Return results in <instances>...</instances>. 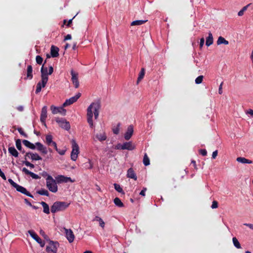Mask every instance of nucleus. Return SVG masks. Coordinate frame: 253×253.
<instances>
[{"mask_svg":"<svg viewBox=\"0 0 253 253\" xmlns=\"http://www.w3.org/2000/svg\"><path fill=\"white\" fill-rule=\"evenodd\" d=\"M100 103L99 101L94 102L88 107L87 109V121L90 127L94 126L93 123V115H94L95 119H97L99 116Z\"/></svg>","mask_w":253,"mask_h":253,"instance_id":"obj_1","label":"nucleus"},{"mask_svg":"<svg viewBox=\"0 0 253 253\" xmlns=\"http://www.w3.org/2000/svg\"><path fill=\"white\" fill-rule=\"evenodd\" d=\"M46 178V186L47 189L51 192L56 193L58 191L57 183L51 175L47 174Z\"/></svg>","mask_w":253,"mask_h":253,"instance_id":"obj_2","label":"nucleus"},{"mask_svg":"<svg viewBox=\"0 0 253 253\" xmlns=\"http://www.w3.org/2000/svg\"><path fill=\"white\" fill-rule=\"evenodd\" d=\"M69 205L70 203L65 202H55L51 207V212L52 213H55L58 211H64L69 207Z\"/></svg>","mask_w":253,"mask_h":253,"instance_id":"obj_3","label":"nucleus"},{"mask_svg":"<svg viewBox=\"0 0 253 253\" xmlns=\"http://www.w3.org/2000/svg\"><path fill=\"white\" fill-rule=\"evenodd\" d=\"M71 143L72 150L71 154V159L73 161H75L77 160L79 153V147L75 140L73 139Z\"/></svg>","mask_w":253,"mask_h":253,"instance_id":"obj_4","label":"nucleus"},{"mask_svg":"<svg viewBox=\"0 0 253 253\" xmlns=\"http://www.w3.org/2000/svg\"><path fill=\"white\" fill-rule=\"evenodd\" d=\"M48 245L46 246V251L47 253H57V248L59 244L57 241H49L48 242Z\"/></svg>","mask_w":253,"mask_h":253,"instance_id":"obj_5","label":"nucleus"},{"mask_svg":"<svg viewBox=\"0 0 253 253\" xmlns=\"http://www.w3.org/2000/svg\"><path fill=\"white\" fill-rule=\"evenodd\" d=\"M56 121L58 124L59 126L62 128L67 130L70 129V125L65 119L57 118L56 119Z\"/></svg>","mask_w":253,"mask_h":253,"instance_id":"obj_6","label":"nucleus"},{"mask_svg":"<svg viewBox=\"0 0 253 253\" xmlns=\"http://www.w3.org/2000/svg\"><path fill=\"white\" fill-rule=\"evenodd\" d=\"M55 180L58 184L62 183H67L68 182H74V180H73L71 177H67L63 175H58L57 176L55 177Z\"/></svg>","mask_w":253,"mask_h":253,"instance_id":"obj_7","label":"nucleus"},{"mask_svg":"<svg viewBox=\"0 0 253 253\" xmlns=\"http://www.w3.org/2000/svg\"><path fill=\"white\" fill-rule=\"evenodd\" d=\"M81 93L79 92L75 96L71 97L70 98L67 99L65 102L63 103V106L66 107L68 105H70L71 104H73L74 102H76L77 100L81 97Z\"/></svg>","mask_w":253,"mask_h":253,"instance_id":"obj_8","label":"nucleus"},{"mask_svg":"<svg viewBox=\"0 0 253 253\" xmlns=\"http://www.w3.org/2000/svg\"><path fill=\"white\" fill-rule=\"evenodd\" d=\"M28 232L30 235V236L41 245L42 247L44 246V242L42 241V240L38 236V235L34 231L29 230Z\"/></svg>","mask_w":253,"mask_h":253,"instance_id":"obj_9","label":"nucleus"},{"mask_svg":"<svg viewBox=\"0 0 253 253\" xmlns=\"http://www.w3.org/2000/svg\"><path fill=\"white\" fill-rule=\"evenodd\" d=\"M71 75L72 76L71 80L75 88H78L79 86V82L78 80V74L74 72L72 69L71 70Z\"/></svg>","mask_w":253,"mask_h":253,"instance_id":"obj_10","label":"nucleus"},{"mask_svg":"<svg viewBox=\"0 0 253 253\" xmlns=\"http://www.w3.org/2000/svg\"><path fill=\"white\" fill-rule=\"evenodd\" d=\"M50 109L52 114H56L58 113H60L63 115H65L66 114V111L65 109L63 108V106L57 107L53 105H52L50 107Z\"/></svg>","mask_w":253,"mask_h":253,"instance_id":"obj_11","label":"nucleus"},{"mask_svg":"<svg viewBox=\"0 0 253 253\" xmlns=\"http://www.w3.org/2000/svg\"><path fill=\"white\" fill-rule=\"evenodd\" d=\"M47 118V107L44 106L42 108L40 120L42 124L46 127V125L45 123V121Z\"/></svg>","mask_w":253,"mask_h":253,"instance_id":"obj_12","label":"nucleus"},{"mask_svg":"<svg viewBox=\"0 0 253 253\" xmlns=\"http://www.w3.org/2000/svg\"><path fill=\"white\" fill-rule=\"evenodd\" d=\"M64 230H65L66 238L69 243L73 242L74 240L75 236L72 230L68 229L66 228H64Z\"/></svg>","mask_w":253,"mask_h":253,"instance_id":"obj_13","label":"nucleus"},{"mask_svg":"<svg viewBox=\"0 0 253 253\" xmlns=\"http://www.w3.org/2000/svg\"><path fill=\"white\" fill-rule=\"evenodd\" d=\"M15 188L17 191L21 192V193L25 194L27 196H29L31 198L34 197L29 192H28L25 188L21 185L18 184Z\"/></svg>","mask_w":253,"mask_h":253,"instance_id":"obj_14","label":"nucleus"},{"mask_svg":"<svg viewBox=\"0 0 253 253\" xmlns=\"http://www.w3.org/2000/svg\"><path fill=\"white\" fill-rule=\"evenodd\" d=\"M133 133V127L132 125H130L128 126L127 130L125 134V139L126 140H128L132 136Z\"/></svg>","mask_w":253,"mask_h":253,"instance_id":"obj_15","label":"nucleus"},{"mask_svg":"<svg viewBox=\"0 0 253 253\" xmlns=\"http://www.w3.org/2000/svg\"><path fill=\"white\" fill-rule=\"evenodd\" d=\"M35 145L37 146V150L43 154H46L47 153V150L45 147H44L41 143L36 142Z\"/></svg>","mask_w":253,"mask_h":253,"instance_id":"obj_16","label":"nucleus"},{"mask_svg":"<svg viewBox=\"0 0 253 253\" xmlns=\"http://www.w3.org/2000/svg\"><path fill=\"white\" fill-rule=\"evenodd\" d=\"M122 145L123 150H132L135 148V146L131 141L125 142Z\"/></svg>","mask_w":253,"mask_h":253,"instance_id":"obj_17","label":"nucleus"},{"mask_svg":"<svg viewBox=\"0 0 253 253\" xmlns=\"http://www.w3.org/2000/svg\"><path fill=\"white\" fill-rule=\"evenodd\" d=\"M22 171L26 174L30 175L33 179H38L40 178V177L38 174L29 171L26 168H23Z\"/></svg>","mask_w":253,"mask_h":253,"instance_id":"obj_18","label":"nucleus"},{"mask_svg":"<svg viewBox=\"0 0 253 253\" xmlns=\"http://www.w3.org/2000/svg\"><path fill=\"white\" fill-rule=\"evenodd\" d=\"M59 48L54 46L52 45L50 49V54L52 57H57L59 56Z\"/></svg>","mask_w":253,"mask_h":253,"instance_id":"obj_19","label":"nucleus"},{"mask_svg":"<svg viewBox=\"0 0 253 253\" xmlns=\"http://www.w3.org/2000/svg\"><path fill=\"white\" fill-rule=\"evenodd\" d=\"M213 36L211 33L210 32L209 33L208 37L206 38V45L208 46H209L213 43Z\"/></svg>","mask_w":253,"mask_h":253,"instance_id":"obj_20","label":"nucleus"},{"mask_svg":"<svg viewBox=\"0 0 253 253\" xmlns=\"http://www.w3.org/2000/svg\"><path fill=\"white\" fill-rule=\"evenodd\" d=\"M127 176L128 177L133 179L135 180L137 179V176L136 175V174L135 173L133 169L132 168H129L127 170Z\"/></svg>","mask_w":253,"mask_h":253,"instance_id":"obj_21","label":"nucleus"},{"mask_svg":"<svg viewBox=\"0 0 253 253\" xmlns=\"http://www.w3.org/2000/svg\"><path fill=\"white\" fill-rule=\"evenodd\" d=\"M237 161L242 164H252L253 161L247 159L244 157H238L236 159Z\"/></svg>","mask_w":253,"mask_h":253,"instance_id":"obj_22","label":"nucleus"},{"mask_svg":"<svg viewBox=\"0 0 253 253\" xmlns=\"http://www.w3.org/2000/svg\"><path fill=\"white\" fill-rule=\"evenodd\" d=\"M8 152L13 156L18 157L19 153L14 147H9L8 149Z\"/></svg>","mask_w":253,"mask_h":253,"instance_id":"obj_23","label":"nucleus"},{"mask_svg":"<svg viewBox=\"0 0 253 253\" xmlns=\"http://www.w3.org/2000/svg\"><path fill=\"white\" fill-rule=\"evenodd\" d=\"M23 144L27 147L31 149L34 150L36 149L35 145L30 142L27 140H23L22 141Z\"/></svg>","mask_w":253,"mask_h":253,"instance_id":"obj_24","label":"nucleus"},{"mask_svg":"<svg viewBox=\"0 0 253 253\" xmlns=\"http://www.w3.org/2000/svg\"><path fill=\"white\" fill-rule=\"evenodd\" d=\"M33 68L31 65H28L27 69V79L31 80L33 78Z\"/></svg>","mask_w":253,"mask_h":253,"instance_id":"obj_25","label":"nucleus"},{"mask_svg":"<svg viewBox=\"0 0 253 253\" xmlns=\"http://www.w3.org/2000/svg\"><path fill=\"white\" fill-rule=\"evenodd\" d=\"M95 137L100 141H104L107 138V136L104 132L97 133Z\"/></svg>","mask_w":253,"mask_h":253,"instance_id":"obj_26","label":"nucleus"},{"mask_svg":"<svg viewBox=\"0 0 253 253\" xmlns=\"http://www.w3.org/2000/svg\"><path fill=\"white\" fill-rule=\"evenodd\" d=\"M41 204L43 207V211L45 213L49 214L50 213L49 208L47 204L44 202H42Z\"/></svg>","mask_w":253,"mask_h":253,"instance_id":"obj_27","label":"nucleus"},{"mask_svg":"<svg viewBox=\"0 0 253 253\" xmlns=\"http://www.w3.org/2000/svg\"><path fill=\"white\" fill-rule=\"evenodd\" d=\"M217 44L218 45H220L221 44L227 45L229 44V42L228 41L226 40L223 37L220 36L218 38V40L217 41Z\"/></svg>","mask_w":253,"mask_h":253,"instance_id":"obj_28","label":"nucleus"},{"mask_svg":"<svg viewBox=\"0 0 253 253\" xmlns=\"http://www.w3.org/2000/svg\"><path fill=\"white\" fill-rule=\"evenodd\" d=\"M41 77H48L47 68L44 67V64L42 65V66L41 68Z\"/></svg>","mask_w":253,"mask_h":253,"instance_id":"obj_29","label":"nucleus"},{"mask_svg":"<svg viewBox=\"0 0 253 253\" xmlns=\"http://www.w3.org/2000/svg\"><path fill=\"white\" fill-rule=\"evenodd\" d=\"M31 159L32 161H38L42 159V157L37 153H33L31 152Z\"/></svg>","mask_w":253,"mask_h":253,"instance_id":"obj_30","label":"nucleus"},{"mask_svg":"<svg viewBox=\"0 0 253 253\" xmlns=\"http://www.w3.org/2000/svg\"><path fill=\"white\" fill-rule=\"evenodd\" d=\"M147 21V20H138L133 21L131 23V26H137L141 25Z\"/></svg>","mask_w":253,"mask_h":253,"instance_id":"obj_31","label":"nucleus"},{"mask_svg":"<svg viewBox=\"0 0 253 253\" xmlns=\"http://www.w3.org/2000/svg\"><path fill=\"white\" fill-rule=\"evenodd\" d=\"M114 203L117 206L119 207L122 208L124 206V204L122 203L121 200L118 197H116L114 199Z\"/></svg>","mask_w":253,"mask_h":253,"instance_id":"obj_32","label":"nucleus"},{"mask_svg":"<svg viewBox=\"0 0 253 253\" xmlns=\"http://www.w3.org/2000/svg\"><path fill=\"white\" fill-rule=\"evenodd\" d=\"M37 193L40 195H44L46 196H49V193L48 191L44 189H41L37 191Z\"/></svg>","mask_w":253,"mask_h":253,"instance_id":"obj_33","label":"nucleus"},{"mask_svg":"<svg viewBox=\"0 0 253 253\" xmlns=\"http://www.w3.org/2000/svg\"><path fill=\"white\" fill-rule=\"evenodd\" d=\"M145 75V69L144 68H142L139 74V76L137 78V83L138 84L139 82L141 81V80L144 78Z\"/></svg>","mask_w":253,"mask_h":253,"instance_id":"obj_34","label":"nucleus"},{"mask_svg":"<svg viewBox=\"0 0 253 253\" xmlns=\"http://www.w3.org/2000/svg\"><path fill=\"white\" fill-rule=\"evenodd\" d=\"M232 241L234 246L237 248V249H241V246L240 245V243L238 241V239L236 238V237H233L232 238Z\"/></svg>","mask_w":253,"mask_h":253,"instance_id":"obj_35","label":"nucleus"},{"mask_svg":"<svg viewBox=\"0 0 253 253\" xmlns=\"http://www.w3.org/2000/svg\"><path fill=\"white\" fill-rule=\"evenodd\" d=\"M84 165L86 169H91L93 168V164L90 159H88V161L85 163Z\"/></svg>","mask_w":253,"mask_h":253,"instance_id":"obj_36","label":"nucleus"},{"mask_svg":"<svg viewBox=\"0 0 253 253\" xmlns=\"http://www.w3.org/2000/svg\"><path fill=\"white\" fill-rule=\"evenodd\" d=\"M46 143L48 145H51L52 143V136L51 135H47L45 137Z\"/></svg>","mask_w":253,"mask_h":253,"instance_id":"obj_37","label":"nucleus"},{"mask_svg":"<svg viewBox=\"0 0 253 253\" xmlns=\"http://www.w3.org/2000/svg\"><path fill=\"white\" fill-rule=\"evenodd\" d=\"M143 164L145 166H148L150 164V160L149 159L147 155V154H145L143 160Z\"/></svg>","mask_w":253,"mask_h":253,"instance_id":"obj_38","label":"nucleus"},{"mask_svg":"<svg viewBox=\"0 0 253 253\" xmlns=\"http://www.w3.org/2000/svg\"><path fill=\"white\" fill-rule=\"evenodd\" d=\"M42 80L40 82L41 83V85L42 87H44L45 86V85L48 81V77H41Z\"/></svg>","mask_w":253,"mask_h":253,"instance_id":"obj_39","label":"nucleus"},{"mask_svg":"<svg viewBox=\"0 0 253 253\" xmlns=\"http://www.w3.org/2000/svg\"><path fill=\"white\" fill-rule=\"evenodd\" d=\"M40 234L47 242H49V241H50V240L49 239L48 236L47 235H46V234L45 233L44 231L43 230H42V229L40 230Z\"/></svg>","mask_w":253,"mask_h":253,"instance_id":"obj_40","label":"nucleus"},{"mask_svg":"<svg viewBox=\"0 0 253 253\" xmlns=\"http://www.w3.org/2000/svg\"><path fill=\"white\" fill-rule=\"evenodd\" d=\"M114 188L115 190L119 193H123V190L120 185L118 184L115 183L114 184Z\"/></svg>","mask_w":253,"mask_h":253,"instance_id":"obj_41","label":"nucleus"},{"mask_svg":"<svg viewBox=\"0 0 253 253\" xmlns=\"http://www.w3.org/2000/svg\"><path fill=\"white\" fill-rule=\"evenodd\" d=\"M249 5H250V4H248L247 5L243 7L242 8V9L238 12V16H242L244 14V12L247 9V8Z\"/></svg>","mask_w":253,"mask_h":253,"instance_id":"obj_42","label":"nucleus"},{"mask_svg":"<svg viewBox=\"0 0 253 253\" xmlns=\"http://www.w3.org/2000/svg\"><path fill=\"white\" fill-rule=\"evenodd\" d=\"M204 78V76L202 75L198 76L196 79H195V83L196 84H201L203 82Z\"/></svg>","mask_w":253,"mask_h":253,"instance_id":"obj_43","label":"nucleus"},{"mask_svg":"<svg viewBox=\"0 0 253 253\" xmlns=\"http://www.w3.org/2000/svg\"><path fill=\"white\" fill-rule=\"evenodd\" d=\"M42 87V86L41 85V82H39L37 84V86H36V91H35L36 93L38 94L39 92H40Z\"/></svg>","mask_w":253,"mask_h":253,"instance_id":"obj_44","label":"nucleus"},{"mask_svg":"<svg viewBox=\"0 0 253 253\" xmlns=\"http://www.w3.org/2000/svg\"><path fill=\"white\" fill-rule=\"evenodd\" d=\"M36 61L38 64L41 65L43 61V58L40 55L36 57Z\"/></svg>","mask_w":253,"mask_h":253,"instance_id":"obj_45","label":"nucleus"},{"mask_svg":"<svg viewBox=\"0 0 253 253\" xmlns=\"http://www.w3.org/2000/svg\"><path fill=\"white\" fill-rule=\"evenodd\" d=\"M22 163L23 164H25L27 167H29L31 169H33L35 167L34 165L33 164L31 163L28 161H22Z\"/></svg>","mask_w":253,"mask_h":253,"instance_id":"obj_46","label":"nucleus"},{"mask_svg":"<svg viewBox=\"0 0 253 253\" xmlns=\"http://www.w3.org/2000/svg\"><path fill=\"white\" fill-rule=\"evenodd\" d=\"M16 146L18 150L22 149L21 141L20 139L16 140Z\"/></svg>","mask_w":253,"mask_h":253,"instance_id":"obj_47","label":"nucleus"},{"mask_svg":"<svg viewBox=\"0 0 253 253\" xmlns=\"http://www.w3.org/2000/svg\"><path fill=\"white\" fill-rule=\"evenodd\" d=\"M120 126V124H118L117 126L116 127L113 128V131L114 134H118L119 133Z\"/></svg>","mask_w":253,"mask_h":253,"instance_id":"obj_48","label":"nucleus"},{"mask_svg":"<svg viewBox=\"0 0 253 253\" xmlns=\"http://www.w3.org/2000/svg\"><path fill=\"white\" fill-rule=\"evenodd\" d=\"M17 130L21 135L24 136L25 137H28L27 134L24 132L23 129L21 127L18 128Z\"/></svg>","mask_w":253,"mask_h":253,"instance_id":"obj_49","label":"nucleus"},{"mask_svg":"<svg viewBox=\"0 0 253 253\" xmlns=\"http://www.w3.org/2000/svg\"><path fill=\"white\" fill-rule=\"evenodd\" d=\"M8 181L9 182V183L13 187L15 188V187H16V186L18 185V184H17L16 183H15L12 179L11 178H9L8 179Z\"/></svg>","mask_w":253,"mask_h":253,"instance_id":"obj_50","label":"nucleus"},{"mask_svg":"<svg viewBox=\"0 0 253 253\" xmlns=\"http://www.w3.org/2000/svg\"><path fill=\"white\" fill-rule=\"evenodd\" d=\"M199 153L203 156H205L207 155V152L206 149H200L199 150Z\"/></svg>","mask_w":253,"mask_h":253,"instance_id":"obj_51","label":"nucleus"},{"mask_svg":"<svg viewBox=\"0 0 253 253\" xmlns=\"http://www.w3.org/2000/svg\"><path fill=\"white\" fill-rule=\"evenodd\" d=\"M212 209H215L218 207V202L216 201H213L212 203L211 206Z\"/></svg>","mask_w":253,"mask_h":253,"instance_id":"obj_52","label":"nucleus"},{"mask_svg":"<svg viewBox=\"0 0 253 253\" xmlns=\"http://www.w3.org/2000/svg\"><path fill=\"white\" fill-rule=\"evenodd\" d=\"M31 152H30L26 153L24 156V161H27L28 158H31Z\"/></svg>","mask_w":253,"mask_h":253,"instance_id":"obj_53","label":"nucleus"},{"mask_svg":"<svg viewBox=\"0 0 253 253\" xmlns=\"http://www.w3.org/2000/svg\"><path fill=\"white\" fill-rule=\"evenodd\" d=\"M56 150L61 155H64L65 154V152H66L65 150H63V149L60 150V149H58V148Z\"/></svg>","mask_w":253,"mask_h":253,"instance_id":"obj_54","label":"nucleus"},{"mask_svg":"<svg viewBox=\"0 0 253 253\" xmlns=\"http://www.w3.org/2000/svg\"><path fill=\"white\" fill-rule=\"evenodd\" d=\"M204 42H205V39L203 37L200 39V48H202L203 47V46L204 44Z\"/></svg>","mask_w":253,"mask_h":253,"instance_id":"obj_55","label":"nucleus"},{"mask_svg":"<svg viewBox=\"0 0 253 253\" xmlns=\"http://www.w3.org/2000/svg\"><path fill=\"white\" fill-rule=\"evenodd\" d=\"M99 223V225L102 228H104L105 226V222L103 221L102 219H99V221H98Z\"/></svg>","mask_w":253,"mask_h":253,"instance_id":"obj_56","label":"nucleus"},{"mask_svg":"<svg viewBox=\"0 0 253 253\" xmlns=\"http://www.w3.org/2000/svg\"><path fill=\"white\" fill-rule=\"evenodd\" d=\"M115 149L117 150H123V145L120 143L118 144L117 145H116Z\"/></svg>","mask_w":253,"mask_h":253,"instance_id":"obj_57","label":"nucleus"},{"mask_svg":"<svg viewBox=\"0 0 253 253\" xmlns=\"http://www.w3.org/2000/svg\"><path fill=\"white\" fill-rule=\"evenodd\" d=\"M223 84V83L222 82L220 85H219V89H218V93L219 94H221L222 93V85Z\"/></svg>","mask_w":253,"mask_h":253,"instance_id":"obj_58","label":"nucleus"},{"mask_svg":"<svg viewBox=\"0 0 253 253\" xmlns=\"http://www.w3.org/2000/svg\"><path fill=\"white\" fill-rule=\"evenodd\" d=\"M0 176L4 180L6 179V178L5 177V174L4 173L1 171V169H0Z\"/></svg>","mask_w":253,"mask_h":253,"instance_id":"obj_59","label":"nucleus"},{"mask_svg":"<svg viewBox=\"0 0 253 253\" xmlns=\"http://www.w3.org/2000/svg\"><path fill=\"white\" fill-rule=\"evenodd\" d=\"M217 154H218V151H217V150H215V151H214V152H213L212 154V158L213 159H215V158H216V156H217Z\"/></svg>","mask_w":253,"mask_h":253,"instance_id":"obj_60","label":"nucleus"},{"mask_svg":"<svg viewBox=\"0 0 253 253\" xmlns=\"http://www.w3.org/2000/svg\"><path fill=\"white\" fill-rule=\"evenodd\" d=\"M53 72V68L51 66H50L49 67L48 75H50L52 74Z\"/></svg>","mask_w":253,"mask_h":253,"instance_id":"obj_61","label":"nucleus"},{"mask_svg":"<svg viewBox=\"0 0 253 253\" xmlns=\"http://www.w3.org/2000/svg\"><path fill=\"white\" fill-rule=\"evenodd\" d=\"M146 188H143V189L140 192V195L144 196L145 195V191H146Z\"/></svg>","mask_w":253,"mask_h":253,"instance_id":"obj_62","label":"nucleus"},{"mask_svg":"<svg viewBox=\"0 0 253 253\" xmlns=\"http://www.w3.org/2000/svg\"><path fill=\"white\" fill-rule=\"evenodd\" d=\"M244 225L248 226L251 229L253 230V224L251 223H245L244 224Z\"/></svg>","mask_w":253,"mask_h":253,"instance_id":"obj_63","label":"nucleus"},{"mask_svg":"<svg viewBox=\"0 0 253 253\" xmlns=\"http://www.w3.org/2000/svg\"><path fill=\"white\" fill-rule=\"evenodd\" d=\"M246 113L248 114H250L252 116H253V110L249 109L247 111Z\"/></svg>","mask_w":253,"mask_h":253,"instance_id":"obj_64","label":"nucleus"}]
</instances>
